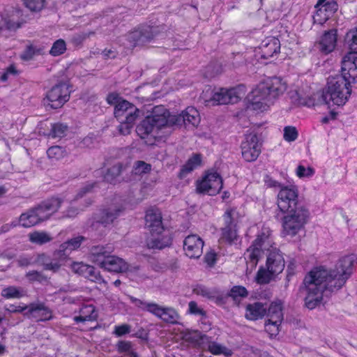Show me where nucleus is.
I'll use <instances>...</instances> for the list:
<instances>
[{
  "label": "nucleus",
  "mask_w": 357,
  "mask_h": 357,
  "mask_svg": "<svg viewBox=\"0 0 357 357\" xmlns=\"http://www.w3.org/2000/svg\"><path fill=\"white\" fill-rule=\"evenodd\" d=\"M355 261L354 255H345L337 261L334 269L318 266L310 271L305 277L302 287L305 306L313 310L321 305L324 293L341 289L352 274Z\"/></svg>",
  "instance_id": "nucleus-1"
},
{
  "label": "nucleus",
  "mask_w": 357,
  "mask_h": 357,
  "mask_svg": "<svg viewBox=\"0 0 357 357\" xmlns=\"http://www.w3.org/2000/svg\"><path fill=\"white\" fill-rule=\"evenodd\" d=\"M287 89V82L278 77H269L260 82L249 96L252 109L266 111L284 94Z\"/></svg>",
  "instance_id": "nucleus-2"
},
{
  "label": "nucleus",
  "mask_w": 357,
  "mask_h": 357,
  "mask_svg": "<svg viewBox=\"0 0 357 357\" xmlns=\"http://www.w3.org/2000/svg\"><path fill=\"white\" fill-rule=\"evenodd\" d=\"M112 252L111 246H93L90 250L91 261L109 272L126 273L130 275L138 273L139 266L128 264L122 258L110 255Z\"/></svg>",
  "instance_id": "nucleus-3"
},
{
  "label": "nucleus",
  "mask_w": 357,
  "mask_h": 357,
  "mask_svg": "<svg viewBox=\"0 0 357 357\" xmlns=\"http://www.w3.org/2000/svg\"><path fill=\"white\" fill-rule=\"evenodd\" d=\"M351 93V84L344 77H329L321 93L322 101L328 107L344 105Z\"/></svg>",
  "instance_id": "nucleus-4"
},
{
  "label": "nucleus",
  "mask_w": 357,
  "mask_h": 357,
  "mask_svg": "<svg viewBox=\"0 0 357 357\" xmlns=\"http://www.w3.org/2000/svg\"><path fill=\"white\" fill-rule=\"evenodd\" d=\"M245 94V88L239 85L234 88H220L216 90L207 88L202 94L204 102L213 105L234 104L238 102Z\"/></svg>",
  "instance_id": "nucleus-5"
},
{
  "label": "nucleus",
  "mask_w": 357,
  "mask_h": 357,
  "mask_svg": "<svg viewBox=\"0 0 357 357\" xmlns=\"http://www.w3.org/2000/svg\"><path fill=\"white\" fill-rule=\"evenodd\" d=\"M284 213L282 220V234L290 237L296 236L305 229L310 215L307 206H298Z\"/></svg>",
  "instance_id": "nucleus-6"
},
{
  "label": "nucleus",
  "mask_w": 357,
  "mask_h": 357,
  "mask_svg": "<svg viewBox=\"0 0 357 357\" xmlns=\"http://www.w3.org/2000/svg\"><path fill=\"white\" fill-rule=\"evenodd\" d=\"M169 112L163 106L155 107L152 114L146 117L137 127V135L144 139L151 135L155 130L169 126Z\"/></svg>",
  "instance_id": "nucleus-7"
},
{
  "label": "nucleus",
  "mask_w": 357,
  "mask_h": 357,
  "mask_svg": "<svg viewBox=\"0 0 357 357\" xmlns=\"http://www.w3.org/2000/svg\"><path fill=\"white\" fill-rule=\"evenodd\" d=\"M107 101L114 106V115L119 121L129 119L136 121L139 115V110L135 105L121 98L119 94L112 93L108 95Z\"/></svg>",
  "instance_id": "nucleus-8"
},
{
  "label": "nucleus",
  "mask_w": 357,
  "mask_h": 357,
  "mask_svg": "<svg viewBox=\"0 0 357 357\" xmlns=\"http://www.w3.org/2000/svg\"><path fill=\"white\" fill-rule=\"evenodd\" d=\"M277 205L283 213L298 206H305L298 200V189L294 185L280 186L277 195Z\"/></svg>",
  "instance_id": "nucleus-9"
},
{
  "label": "nucleus",
  "mask_w": 357,
  "mask_h": 357,
  "mask_svg": "<svg viewBox=\"0 0 357 357\" xmlns=\"http://www.w3.org/2000/svg\"><path fill=\"white\" fill-rule=\"evenodd\" d=\"M70 95L69 84L61 82L54 86L47 93L45 103L53 109L62 107L68 101Z\"/></svg>",
  "instance_id": "nucleus-10"
},
{
  "label": "nucleus",
  "mask_w": 357,
  "mask_h": 357,
  "mask_svg": "<svg viewBox=\"0 0 357 357\" xmlns=\"http://www.w3.org/2000/svg\"><path fill=\"white\" fill-rule=\"evenodd\" d=\"M270 243L269 234L263 233L257 236L245 253L248 268H250L251 271L255 268L261 251L268 250Z\"/></svg>",
  "instance_id": "nucleus-11"
},
{
  "label": "nucleus",
  "mask_w": 357,
  "mask_h": 357,
  "mask_svg": "<svg viewBox=\"0 0 357 357\" xmlns=\"http://www.w3.org/2000/svg\"><path fill=\"white\" fill-rule=\"evenodd\" d=\"M222 188V179L215 172H208L202 180L197 181V192L215 195Z\"/></svg>",
  "instance_id": "nucleus-12"
},
{
  "label": "nucleus",
  "mask_w": 357,
  "mask_h": 357,
  "mask_svg": "<svg viewBox=\"0 0 357 357\" xmlns=\"http://www.w3.org/2000/svg\"><path fill=\"white\" fill-rule=\"evenodd\" d=\"M225 226L222 229L221 239L229 243L236 240V225L238 219V213L234 208H228L223 215Z\"/></svg>",
  "instance_id": "nucleus-13"
},
{
  "label": "nucleus",
  "mask_w": 357,
  "mask_h": 357,
  "mask_svg": "<svg viewBox=\"0 0 357 357\" xmlns=\"http://www.w3.org/2000/svg\"><path fill=\"white\" fill-rule=\"evenodd\" d=\"M242 156L245 160L252 162L257 160L261 153V143L255 133L245 135L241 143Z\"/></svg>",
  "instance_id": "nucleus-14"
},
{
  "label": "nucleus",
  "mask_w": 357,
  "mask_h": 357,
  "mask_svg": "<svg viewBox=\"0 0 357 357\" xmlns=\"http://www.w3.org/2000/svg\"><path fill=\"white\" fill-rule=\"evenodd\" d=\"M200 121V116L199 112L193 107L186 108L185 111L178 116L170 115L169 114L168 122L169 126L181 125L182 123L185 126L192 125L196 126Z\"/></svg>",
  "instance_id": "nucleus-15"
},
{
  "label": "nucleus",
  "mask_w": 357,
  "mask_h": 357,
  "mask_svg": "<svg viewBox=\"0 0 357 357\" xmlns=\"http://www.w3.org/2000/svg\"><path fill=\"white\" fill-rule=\"evenodd\" d=\"M342 76L347 79L351 84V82H357V55L349 52L343 58L342 62Z\"/></svg>",
  "instance_id": "nucleus-16"
},
{
  "label": "nucleus",
  "mask_w": 357,
  "mask_h": 357,
  "mask_svg": "<svg viewBox=\"0 0 357 357\" xmlns=\"http://www.w3.org/2000/svg\"><path fill=\"white\" fill-rule=\"evenodd\" d=\"M326 0H318L315 8L317 9L314 17V22H326L331 19V15L337 10V4L331 1L325 3Z\"/></svg>",
  "instance_id": "nucleus-17"
},
{
  "label": "nucleus",
  "mask_w": 357,
  "mask_h": 357,
  "mask_svg": "<svg viewBox=\"0 0 357 357\" xmlns=\"http://www.w3.org/2000/svg\"><path fill=\"white\" fill-rule=\"evenodd\" d=\"M204 241L197 235L188 236L183 242L185 255L190 258H199L202 254Z\"/></svg>",
  "instance_id": "nucleus-18"
},
{
  "label": "nucleus",
  "mask_w": 357,
  "mask_h": 357,
  "mask_svg": "<svg viewBox=\"0 0 357 357\" xmlns=\"http://www.w3.org/2000/svg\"><path fill=\"white\" fill-rule=\"evenodd\" d=\"M146 226L151 233L160 234L164 231L161 212L156 208L147 210L145 216Z\"/></svg>",
  "instance_id": "nucleus-19"
},
{
  "label": "nucleus",
  "mask_w": 357,
  "mask_h": 357,
  "mask_svg": "<svg viewBox=\"0 0 357 357\" xmlns=\"http://www.w3.org/2000/svg\"><path fill=\"white\" fill-rule=\"evenodd\" d=\"M70 267L72 271L75 273L82 275L92 281L99 283L105 282L100 273L96 271L93 266L85 264L82 262H73Z\"/></svg>",
  "instance_id": "nucleus-20"
},
{
  "label": "nucleus",
  "mask_w": 357,
  "mask_h": 357,
  "mask_svg": "<svg viewBox=\"0 0 357 357\" xmlns=\"http://www.w3.org/2000/svg\"><path fill=\"white\" fill-rule=\"evenodd\" d=\"M280 50V40L275 37H268L262 41L259 47V54L264 59H269L278 55Z\"/></svg>",
  "instance_id": "nucleus-21"
},
{
  "label": "nucleus",
  "mask_w": 357,
  "mask_h": 357,
  "mask_svg": "<svg viewBox=\"0 0 357 357\" xmlns=\"http://www.w3.org/2000/svg\"><path fill=\"white\" fill-rule=\"evenodd\" d=\"M84 240L83 236H77L63 243L55 251V257L61 260H67L70 253L79 248Z\"/></svg>",
  "instance_id": "nucleus-22"
},
{
  "label": "nucleus",
  "mask_w": 357,
  "mask_h": 357,
  "mask_svg": "<svg viewBox=\"0 0 357 357\" xmlns=\"http://www.w3.org/2000/svg\"><path fill=\"white\" fill-rule=\"evenodd\" d=\"M38 321L50 320L52 317V311L43 303H33L29 305V310L24 314Z\"/></svg>",
  "instance_id": "nucleus-23"
},
{
  "label": "nucleus",
  "mask_w": 357,
  "mask_h": 357,
  "mask_svg": "<svg viewBox=\"0 0 357 357\" xmlns=\"http://www.w3.org/2000/svg\"><path fill=\"white\" fill-rule=\"evenodd\" d=\"M267 269L271 273L278 274L280 273L284 268V260L282 255L279 250L274 248H273L266 260Z\"/></svg>",
  "instance_id": "nucleus-24"
},
{
  "label": "nucleus",
  "mask_w": 357,
  "mask_h": 357,
  "mask_svg": "<svg viewBox=\"0 0 357 357\" xmlns=\"http://www.w3.org/2000/svg\"><path fill=\"white\" fill-rule=\"evenodd\" d=\"M45 217L36 207L22 213L20 217L19 222L24 227H31L45 220Z\"/></svg>",
  "instance_id": "nucleus-25"
},
{
  "label": "nucleus",
  "mask_w": 357,
  "mask_h": 357,
  "mask_svg": "<svg viewBox=\"0 0 357 357\" xmlns=\"http://www.w3.org/2000/svg\"><path fill=\"white\" fill-rule=\"evenodd\" d=\"M336 43L337 30L331 29L326 31L319 42V50L324 54L331 53L335 50Z\"/></svg>",
  "instance_id": "nucleus-26"
},
{
  "label": "nucleus",
  "mask_w": 357,
  "mask_h": 357,
  "mask_svg": "<svg viewBox=\"0 0 357 357\" xmlns=\"http://www.w3.org/2000/svg\"><path fill=\"white\" fill-rule=\"evenodd\" d=\"M123 10L121 8H112L107 7L102 9L100 11H98L93 15V17L92 20H105V21H121L125 20L121 17V15Z\"/></svg>",
  "instance_id": "nucleus-27"
},
{
  "label": "nucleus",
  "mask_w": 357,
  "mask_h": 357,
  "mask_svg": "<svg viewBox=\"0 0 357 357\" xmlns=\"http://www.w3.org/2000/svg\"><path fill=\"white\" fill-rule=\"evenodd\" d=\"M123 210L124 207L122 204L117 203L112 205L102 212L100 222L105 225L111 224L121 215Z\"/></svg>",
  "instance_id": "nucleus-28"
},
{
  "label": "nucleus",
  "mask_w": 357,
  "mask_h": 357,
  "mask_svg": "<svg viewBox=\"0 0 357 357\" xmlns=\"http://www.w3.org/2000/svg\"><path fill=\"white\" fill-rule=\"evenodd\" d=\"M267 307L261 302H255L246 306L245 317L249 320L262 318L266 312Z\"/></svg>",
  "instance_id": "nucleus-29"
},
{
  "label": "nucleus",
  "mask_w": 357,
  "mask_h": 357,
  "mask_svg": "<svg viewBox=\"0 0 357 357\" xmlns=\"http://www.w3.org/2000/svg\"><path fill=\"white\" fill-rule=\"evenodd\" d=\"M182 338L193 347H204L208 336L202 335L197 331L186 330L182 333Z\"/></svg>",
  "instance_id": "nucleus-30"
},
{
  "label": "nucleus",
  "mask_w": 357,
  "mask_h": 357,
  "mask_svg": "<svg viewBox=\"0 0 357 357\" xmlns=\"http://www.w3.org/2000/svg\"><path fill=\"white\" fill-rule=\"evenodd\" d=\"M130 300L133 304H135L136 307L142 309V310L147 311L158 318L160 317V314L162 313L163 307L155 303L145 302L138 298H136L133 296H130Z\"/></svg>",
  "instance_id": "nucleus-31"
},
{
  "label": "nucleus",
  "mask_w": 357,
  "mask_h": 357,
  "mask_svg": "<svg viewBox=\"0 0 357 357\" xmlns=\"http://www.w3.org/2000/svg\"><path fill=\"white\" fill-rule=\"evenodd\" d=\"M171 244V238L168 234L151 233V237L147 241V247L150 249H162Z\"/></svg>",
  "instance_id": "nucleus-32"
},
{
  "label": "nucleus",
  "mask_w": 357,
  "mask_h": 357,
  "mask_svg": "<svg viewBox=\"0 0 357 357\" xmlns=\"http://www.w3.org/2000/svg\"><path fill=\"white\" fill-rule=\"evenodd\" d=\"M62 201L59 198H52L49 200L44 202L42 204H40L38 208L40 211L43 214L45 217V220L50 218V217L56 212L61 204Z\"/></svg>",
  "instance_id": "nucleus-33"
},
{
  "label": "nucleus",
  "mask_w": 357,
  "mask_h": 357,
  "mask_svg": "<svg viewBox=\"0 0 357 357\" xmlns=\"http://www.w3.org/2000/svg\"><path fill=\"white\" fill-rule=\"evenodd\" d=\"M98 317V312L93 305H84L79 310V315L74 317L76 322L93 321Z\"/></svg>",
  "instance_id": "nucleus-34"
},
{
  "label": "nucleus",
  "mask_w": 357,
  "mask_h": 357,
  "mask_svg": "<svg viewBox=\"0 0 357 357\" xmlns=\"http://www.w3.org/2000/svg\"><path fill=\"white\" fill-rule=\"evenodd\" d=\"M1 296L5 299H20L26 296V291L22 287L8 286L2 289Z\"/></svg>",
  "instance_id": "nucleus-35"
},
{
  "label": "nucleus",
  "mask_w": 357,
  "mask_h": 357,
  "mask_svg": "<svg viewBox=\"0 0 357 357\" xmlns=\"http://www.w3.org/2000/svg\"><path fill=\"white\" fill-rule=\"evenodd\" d=\"M202 348L208 349L211 354L214 355L223 354L225 356H230L232 355V351L227 347L213 341H209L208 338L205 342L204 347Z\"/></svg>",
  "instance_id": "nucleus-36"
},
{
  "label": "nucleus",
  "mask_w": 357,
  "mask_h": 357,
  "mask_svg": "<svg viewBox=\"0 0 357 357\" xmlns=\"http://www.w3.org/2000/svg\"><path fill=\"white\" fill-rule=\"evenodd\" d=\"M267 316L269 320L275 321L276 322H282L283 319V313L282 304L281 301H275L270 305L268 309Z\"/></svg>",
  "instance_id": "nucleus-37"
},
{
  "label": "nucleus",
  "mask_w": 357,
  "mask_h": 357,
  "mask_svg": "<svg viewBox=\"0 0 357 357\" xmlns=\"http://www.w3.org/2000/svg\"><path fill=\"white\" fill-rule=\"evenodd\" d=\"M149 27L143 30H135L128 35V38L130 41L138 43H145L152 38V33L150 32Z\"/></svg>",
  "instance_id": "nucleus-38"
},
{
  "label": "nucleus",
  "mask_w": 357,
  "mask_h": 357,
  "mask_svg": "<svg viewBox=\"0 0 357 357\" xmlns=\"http://www.w3.org/2000/svg\"><path fill=\"white\" fill-rule=\"evenodd\" d=\"M178 313L172 307H163L159 319L169 324H176L179 319Z\"/></svg>",
  "instance_id": "nucleus-39"
},
{
  "label": "nucleus",
  "mask_w": 357,
  "mask_h": 357,
  "mask_svg": "<svg viewBox=\"0 0 357 357\" xmlns=\"http://www.w3.org/2000/svg\"><path fill=\"white\" fill-rule=\"evenodd\" d=\"M29 241L38 245L47 243L52 240V236L45 231H38L29 234Z\"/></svg>",
  "instance_id": "nucleus-40"
},
{
  "label": "nucleus",
  "mask_w": 357,
  "mask_h": 357,
  "mask_svg": "<svg viewBox=\"0 0 357 357\" xmlns=\"http://www.w3.org/2000/svg\"><path fill=\"white\" fill-rule=\"evenodd\" d=\"M117 351L128 357H137V353L133 349L132 344L129 341L121 340L116 344Z\"/></svg>",
  "instance_id": "nucleus-41"
},
{
  "label": "nucleus",
  "mask_w": 357,
  "mask_h": 357,
  "mask_svg": "<svg viewBox=\"0 0 357 357\" xmlns=\"http://www.w3.org/2000/svg\"><path fill=\"white\" fill-rule=\"evenodd\" d=\"M345 43L351 50V53H357V28L347 33Z\"/></svg>",
  "instance_id": "nucleus-42"
},
{
  "label": "nucleus",
  "mask_w": 357,
  "mask_h": 357,
  "mask_svg": "<svg viewBox=\"0 0 357 357\" xmlns=\"http://www.w3.org/2000/svg\"><path fill=\"white\" fill-rule=\"evenodd\" d=\"M46 0H23V5L31 13H39L45 7Z\"/></svg>",
  "instance_id": "nucleus-43"
},
{
  "label": "nucleus",
  "mask_w": 357,
  "mask_h": 357,
  "mask_svg": "<svg viewBox=\"0 0 357 357\" xmlns=\"http://www.w3.org/2000/svg\"><path fill=\"white\" fill-rule=\"evenodd\" d=\"M201 163L200 155L195 154L190 158L181 169V174L185 175L197 167Z\"/></svg>",
  "instance_id": "nucleus-44"
},
{
  "label": "nucleus",
  "mask_w": 357,
  "mask_h": 357,
  "mask_svg": "<svg viewBox=\"0 0 357 357\" xmlns=\"http://www.w3.org/2000/svg\"><path fill=\"white\" fill-rule=\"evenodd\" d=\"M41 50L33 45H27L20 54V59L24 61H29L33 59L36 55L40 54Z\"/></svg>",
  "instance_id": "nucleus-45"
},
{
  "label": "nucleus",
  "mask_w": 357,
  "mask_h": 357,
  "mask_svg": "<svg viewBox=\"0 0 357 357\" xmlns=\"http://www.w3.org/2000/svg\"><path fill=\"white\" fill-rule=\"evenodd\" d=\"M123 166L121 163H117L107 169L104 176V179L109 183L114 181L115 178L120 175Z\"/></svg>",
  "instance_id": "nucleus-46"
},
{
  "label": "nucleus",
  "mask_w": 357,
  "mask_h": 357,
  "mask_svg": "<svg viewBox=\"0 0 357 357\" xmlns=\"http://www.w3.org/2000/svg\"><path fill=\"white\" fill-rule=\"evenodd\" d=\"M63 8L68 11L85 8L88 4L87 0H66L63 3Z\"/></svg>",
  "instance_id": "nucleus-47"
},
{
  "label": "nucleus",
  "mask_w": 357,
  "mask_h": 357,
  "mask_svg": "<svg viewBox=\"0 0 357 357\" xmlns=\"http://www.w3.org/2000/svg\"><path fill=\"white\" fill-rule=\"evenodd\" d=\"M66 50V45L63 40H56L50 50V54L53 56H57L63 54Z\"/></svg>",
  "instance_id": "nucleus-48"
},
{
  "label": "nucleus",
  "mask_w": 357,
  "mask_h": 357,
  "mask_svg": "<svg viewBox=\"0 0 357 357\" xmlns=\"http://www.w3.org/2000/svg\"><path fill=\"white\" fill-rule=\"evenodd\" d=\"M47 154L49 158L58 160L63 158L65 150L59 146H54L47 149Z\"/></svg>",
  "instance_id": "nucleus-49"
},
{
  "label": "nucleus",
  "mask_w": 357,
  "mask_h": 357,
  "mask_svg": "<svg viewBox=\"0 0 357 357\" xmlns=\"http://www.w3.org/2000/svg\"><path fill=\"white\" fill-rule=\"evenodd\" d=\"M273 275L275 274L270 273L268 270L266 271L265 269L260 268L257 272L256 281L259 284L268 283Z\"/></svg>",
  "instance_id": "nucleus-50"
},
{
  "label": "nucleus",
  "mask_w": 357,
  "mask_h": 357,
  "mask_svg": "<svg viewBox=\"0 0 357 357\" xmlns=\"http://www.w3.org/2000/svg\"><path fill=\"white\" fill-rule=\"evenodd\" d=\"M229 296L234 301H236L238 298L246 297L248 296V291L242 286H235L231 289Z\"/></svg>",
  "instance_id": "nucleus-51"
},
{
  "label": "nucleus",
  "mask_w": 357,
  "mask_h": 357,
  "mask_svg": "<svg viewBox=\"0 0 357 357\" xmlns=\"http://www.w3.org/2000/svg\"><path fill=\"white\" fill-rule=\"evenodd\" d=\"M282 322H276L268 319L265 324V331L270 335L271 337L275 336L279 332V327Z\"/></svg>",
  "instance_id": "nucleus-52"
},
{
  "label": "nucleus",
  "mask_w": 357,
  "mask_h": 357,
  "mask_svg": "<svg viewBox=\"0 0 357 357\" xmlns=\"http://www.w3.org/2000/svg\"><path fill=\"white\" fill-rule=\"evenodd\" d=\"M283 137L287 142H294L298 137V131L294 126H286L284 128Z\"/></svg>",
  "instance_id": "nucleus-53"
},
{
  "label": "nucleus",
  "mask_w": 357,
  "mask_h": 357,
  "mask_svg": "<svg viewBox=\"0 0 357 357\" xmlns=\"http://www.w3.org/2000/svg\"><path fill=\"white\" fill-rule=\"evenodd\" d=\"M151 170V165L144 161H137L134 166L133 172L135 174L141 175L146 174Z\"/></svg>",
  "instance_id": "nucleus-54"
},
{
  "label": "nucleus",
  "mask_w": 357,
  "mask_h": 357,
  "mask_svg": "<svg viewBox=\"0 0 357 357\" xmlns=\"http://www.w3.org/2000/svg\"><path fill=\"white\" fill-rule=\"evenodd\" d=\"M135 121H130L129 119H124V121H119L120 125L119 126V131L122 135H128L134 125Z\"/></svg>",
  "instance_id": "nucleus-55"
},
{
  "label": "nucleus",
  "mask_w": 357,
  "mask_h": 357,
  "mask_svg": "<svg viewBox=\"0 0 357 357\" xmlns=\"http://www.w3.org/2000/svg\"><path fill=\"white\" fill-rule=\"evenodd\" d=\"M66 260H61L60 259H57L55 257V251L53 253V259H50L49 264L47 265V271H51L52 272H57L61 266L63 265V263Z\"/></svg>",
  "instance_id": "nucleus-56"
},
{
  "label": "nucleus",
  "mask_w": 357,
  "mask_h": 357,
  "mask_svg": "<svg viewBox=\"0 0 357 357\" xmlns=\"http://www.w3.org/2000/svg\"><path fill=\"white\" fill-rule=\"evenodd\" d=\"M20 71L14 64L10 65L6 70L5 72L1 75V79L2 81H6L10 77H15L18 75Z\"/></svg>",
  "instance_id": "nucleus-57"
},
{
  "label": "nucleus",
  "mask_w": 357,
  "mask_h": 357,
  "mask_svg": "<svg viewBox=\"0 0 357 357\" xmlns=\"http://www.w3.org/2000/svg\"><path fill=\"white\" fill-rule=\"evenodd\" d=\"M314 174V169L312 167H305L303 165L298 166L296 169V175L299 178L311 177Z\"/></svg>",
  "instance_id": "nucleus-58"
},
{
  "label": "nucleus",
  "mask_w": 357,
  "mask_h": 357,
  "mask_svg": "<svg viewBox=\"0 0 357 357\" xmlns=\"http://www.w3.org/2000/svg\"><path fill=\"white\" fill-rule=\"evenodd\" d=\"M67 130V126L61 124L56 123L52 126V135L53 137H61L64 135Z\"/></svg>",
  "instance_id": "nucleus-59"
},
{
  "label": "nucleus",
  "mask_w": 357,
  "mask_h": 357,
  "mask_svg": "<svg viewBox=\"0 0 357 357\" xmlns=\"http://www.w3.org/2000/svg\"><path fill=\"white\" fill-rule=\"evenodd\" d=\"M188 312L195 315L204 316L205 312L199 307L195 301H190L188 303Z\"/></svg>",
  "instance_id": "nucleus-60"
},
{
  "label": "nucleus",
  "mask_w": 357,
  "mask_h": 357,
  "mask_svg": "<svg viewBox=\"0 0 357 357\" xmlns=\"http://www.w3.org/2000/svg\"><path fill=\"white\" fill-rule=\"evenodd\" d=\"M29 305H15L13 304L9 305L8 306H6L4 307L5 311L9 312V313H22L23 312H25L26 310H29Z\"/></svg>",
  "instance_id": "nucleus-61"
},
{
  "label": "nucleus",
  "mask_w": 357,
  "mask_h": 357,
  "mask_svg": "<svg viewBox=\"0 0 357 357\" xmlns=\"http://www.w3.org/2000/svg\"><path fill=\"white\" fill-rule=\"evenodd\" d=\"M130 328L131 327L128 324L116 326L114 327V334H115L118 337H120L123 335L129 333L130 332Z\"/></svg>",
  "instance_id": "nucleus-62"
},
{
  "label": "nucleus",
  "mask_w": 357,
  "mask_h": 357,
  "mask_svg": "<svg viewBox=\"0 0 357 357\" xmlns=\"http://www.w3.org/2000/svg\"><path fill=\"white\" fill-rule=\"evenodd\" d=\"M50 259H51L48 256H47L45 254H40V255H38V256L37 262L38 264L43 266V268L45 270H46L47 268V265L49 264V263L50 261Z\"/></svg>",
  "instance_id": "nucleus-63"
},
{
  "label": "nucleus",
  "mask_w": 357,
  "mask_h": 357,
  "mask_svg": "<svg viewBox=\"0 0 357 357\" xmlns=\"http://www.w3.org/2000/svg\"><path fill=\"white\" fill-rule=\"evenodd\" d=\"M94 187V183H88L84 187H82L79 191L78 192L76 199L82 197L85 194L91 191L92 188Z\"/></svg>",
  "instance_id": "nucleus-64"
}]
</instances>
